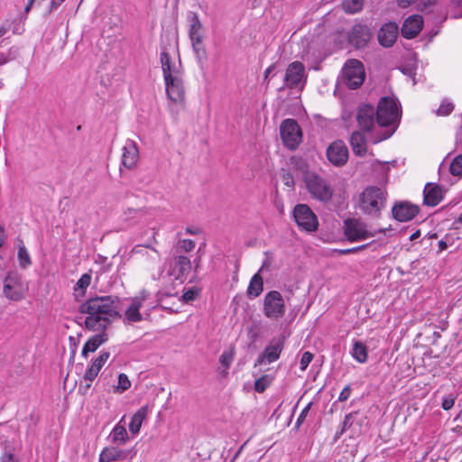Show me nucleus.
Wrapping results in <instances>:
<instances>
[{
  "instance_id": "1",
  "label": "nucleus",
  "mask_w": 462,
  "mask_h": 462,
  "mask_svg": "<svg viewBox=\"0 0 462 462\" xmlns=\"http://www.w3.org/2000/svg\"><path fill=\"white\" fill-rule=\"evenodd\" d=\"M79 311L86 315V328L97 332H104L114 319L120 317L119 301L112 296L90 298L80 305Z\"/></svg>"
},
{
  "instance_id": "2",
  "label": "nucleus",
  "mask_w": 462,
  "mask_h": 462,
  "mask_svg": "<svg viewBox=\"0 0 462 462\" xmlns=\"http://www.w3.org/2000/svg\"><path fill=\"white\" fill-rule=\"evenodd\" d=\"M161 64L168 98L174 104L183 105L185 102L184 71L179 64L171 61L168 52L161 53Z\"/></svg>"
},
{
  "instance_id": "3",
  "label": "nucleus",
  "mask_w": 462,
  "mask_h": 462,
  "mask_svg": "<svg viewBox=\"0 0 462 462\" xmlns=\"http://www.w3.org/2000/svg\"><path fill=\"white\" fill-rule=\"evenodd\" d=\"M387 193L376 186H368L354 198L355 207L364 215L379 217L386 206Z\"/></svg>"
},
{
  "instance_id": "4",
  "label": "nucleus",
  "mask_w": 462,
  "mask_h": 462,
  "mask_svg": "<svg viewBox=\"0 0 462 462\" xmlns=\"http://www.w3.org/2000/svg\"><path fill=\"white\" fill-rule=\"evenodd\" d=\"M303 181L310 197L320 202L327 203L333 198L334 189L329 181L316 171H307Z\"/></svg>"
},
{
  "instance_id": "5",
  "label": "nucleus",
  "mask_w": 462,
  "mask_h": 462,
  "mask_svg": "<svg viewBox=\"0 0 462 462\" xmlns=\"http://www.w3.org/2000/svg\"><path fill=\"white\" fill-rule=\"evenodd\" d=\"M365 77V68L361 61L349 60L342 69L340 80L351 89L358 88Z\"/></svg>"
},
{
  "instance_id": "6",
  "label": "nucleus",
  "mask_w": 462,
  "mask_h": 462,
  "mask_svg": "<svg viewBox=\"0 0 462 462\" xmlns=\"http://www.w3.org/2000/svg\"><path fill=\"white\" fill-rule=\"evenodd\" d=\"M308 74L305 69V66L300 61H293L288 65L285 69L283 78V86L280 88V90L284 88H302L307 81Z\"/></svg>"
},
{
  "instance_id": "7",
  "label": "nucleus",
  "mask_w": 462,
  "mask_h": 462,
  "mask_svg": "<svg viewBox=\"0 0 462 462\" xmlns=\"http://www.w3.org/2000/svg\"><path fill=\"white\" fill-rule=\"evenodd\" d=\"M189 37L192 49L199 59L206 57V50L202 45L204 30L202 23L196 13L189 12L188 14Z\"/></svg>"
},
{
  "instance_id": "8",
  "label": "nucleus",
  "mask_w": 462,
  "mask_h": 462,
  "mask_svg": "<svg viewBox=\"0 0 462 462\" xmlns=\"http://www.w3.org/2000/svg\"><path fill=\"white\" fill-rule=\"evenodd\" d=\"M399 119V109L394 98L382 97L377 106L376 120L380 126H390Z\"/></svg>"
},
{
  "instance_id": "9",
  "label": "nucleus",
  "mask_w": 462,
  "mask_h": 462,
  "mask_svg": "<svg viewBox=\"0 0 462 462\" xmlns=\"http://www.w3.org/2000/svg\"><path fill=\"white\" fill-rule=\"evenodd\" d=\"M263 311L272 320H278L284 316L286 307L283 297L278 291H271L265 294Z\"/></svg>"
},
{
  "instance_id": "10",
  "label": "nucleus",
  "mask_w": 462,
  "mask_h": 462,
  "mask_svg": "<svg viewBox=\"0 0 462 462\" xmlns=\"http://www.w3.org/2000/svg\"><path fill=\"white\" fill-rule=\"evenodd\" d=\"M280 132L284 145L290 150L296 149L302 141L300 127L294 119L284 120L281 125Z\"/></svg>"
},
{
  "instance_id": "11",
  "label": "nucleus",
  "mask_w": 462,
  "mask_h": 462,
  "mask_svg": "<svg viewBox=\"0 0 462 462\" xmlns=\"http://www.w3.org/2000/svg\"><path fill=\"white\" fill-rule=\"evenodd\" d=\"M293 217L300 228L307 232L318 229L319 221L317 216L306 204H298L293 209Z\"/></svg>"
},
{
  "instance_id": "12",
  "label": "nucleus",
  "mask_w": 462,
  "mask_h": 462,
  "mask_svg": "<svg viewBox=\"0 0 462 462\" xmlns=\"http://www.w3.org/2000/svg\"><path fill=\"white\" fill-rule=\"evenodd\" d=\"M344 231L346 236L351 242L365 240L374 236V234L367 229L366 224L356 218L344 221Z\"/></svg>"
},
{
  "instance_id": "13",
  "label": "nucleus",
  "mask_w": 462,
  "mask_h": 462,
  "mask_svg": "<svg viewBox=\"0 0 462 462\" xmlns=\"http://www.w3.org/2000/svg\"><path fill=\"white\" fill-rule=\"evenodd\" d=\"M283 337H273L270 341L269 345L257 357L254 366L261 365L263 364H272L274 361L278 360L283 349Z\"/></svg>"
},
{
  "instance_id": "14",
  "label": "nucleus",
  "mask_w": 462,
  "mask_h": 462,
  "mask_svg": "<svg viewBox=\"0 0 462 462\" xmlns=\"http://www.w3.org/2000/svg\"><path fill=\"white\" fill-rule=\"evenodd\" d=\"M328 160L335 166H343L348 159V149L342 141H335L327 149Z\"/></svg>"
},
{
  "instance_id": "15",
  "label": "nucleus",
  "mask_w": 462,
  "mask_h": 462,
  "mask_svg": "<svg viewBox=\"0 0 462 462\" xmlns=\"http://www.w3.org/2000/svg\"><path fill=\"white\" fill-rule=\"evenodd\" d=\"M110 356V353L107 351L102 352L92 363V365L87 369L84 374V380L88 382L86 386H79V391L85 394L90 388V383L97 376L99 371L103 365L106 363Z\"/></svg>"
},
{
  "instance_id": "16",
  "label": "nucleus",
  "mask_w": 462,
  "mask_h": 462,
  "mask_svg": "<svg viewBox=\"0 0 462 462\" xmlns=\"http://www.w3.org/2000/svg\"><path fill=\"white\" fill-rule=\"evenodd\" d=\"M150 296V293L143 290L138 295L132 298L131 305L127 308L125 312L126 319L130 322H138L142 320V315L140 313V308L142 307L144 300Z\"/></svg>"
},
{
  "instance_id": "17",
  "label": "nucleus",
  "mask_w": 462,
  "mask_h": 462,
  "mask_svg": "<svg viewBox=\"0 0 462 462\" xmlns=\"http://www.w3.org/2000/svg\"><path fill=\"white\" fill-rule=\"evenodd\" d=\"M122 165L126 169H134L139 160V150L137 144L133 140H126L123 146Z\"/></svg>"
},
{
  "instance_id": "18",
  "label": "nucleus",
  "mask_w": 462,
  "mask_h": 462,
  "mask_svg": "<svg viewBox=\"0 0 462 462\" xmlns=\"http://www.w3.org/2000/svg\"><path fill=\"white\" fill-rule=\"evenodd\" d=\"M365 424L366 417L363 413L359 411L348 413L345 416L340 434L347 429H350L353 434H359Z\"/></svg>"
},
{
  "instance_id": "19",
  "label": "nucleus",
  "mask_w": 462,
  "mask_h": 462,
  "mask_svg": "<svg viewBox=\"0 0 462 462\" xmlns=\"http://www.w3.org/2000/svg\"><path fill=\"white\" fill-rule=\"evenodd\" d=\"M3 291L5 297L11 300H20L23 297L22 285L14 274H8L6 276Z\"/></svg>"
},
{
  "instance_id": "20",
  "label": "nucleus",
  "mask_w": 462,
  "mask_h": 462,
  "mask_svg": "<svg viewBox=\"0 0 462 462\" xmlns=\"http://www.w3.org/2000/svg\"><path fill=\"white\" fill-rule=\"evenodd\" d=\"M393 217L400 222L411 220L418 213L419 208L408 202H400L393 209Z\"/></svg>"
},
{
  "instance_id": "21",
  "label": "nucleus",
  "mask_w": 462,
  "mask_h": 462,
  "mask_svg": "<svg viewBox=\"0 0 462 462\" xmlns=\"http://www.w3.org/2000/svg\"><path fill=\"white\" fill-rule=\"evenodd\" d=\"M398 32L399 27L395 23L383 24L377 34L379 43L383 47H391L395 42Z\"/></svg>"
},
{
  "instance_id": "22",
  "label": "nucleus",
  "mask_w": 462,
  "mask_h": 462,
  "mask_svg": "<svg viewBox=\"0 0 462 462\" xmlns=\"http://www.w3.org/2000/svg\"><path fill=\"white\" fill-rule=\"evenodd\" d=\"M423 26L422 16L413 14L406 18L402 27V33L407 39H412L418 35Z\"/></svg>"
},
{
  "instance_id": "23",
  "label": "nucleus",
  "mask_w": 462,
  "mask_h": 462,
  "mask_svg": "<svg viewBox=\"0 0 462 462\" xmlns=\"http://www.w3.org/2000/svg\"><path fill=\"white\" fill-rule=\"evenodd\" d=\"M370 38L371 33L366 26L356 24L351 30L348 40L355 47L362 48L369 42Z\"/></svg>"
},
{
  "instance_id": "24",
  "label": "nucleus",
  "mask_w": 462,
  "mask_h": 462,
  "mask_svg": "<svg viewBox=\"0 0 462 462\" xmlns=\"http://www.w3.org/2000/svg\"><path fill=\"white\" fill-rule=\"evenodd\" d=\"M359 126L365 131H370L374 123V110L372 106L364 105L357 112L356 116Z\"/></svg>"
},
{
  "instance_id": "25",
  "label": "nucleus",
  "mask_w": 462,
  "mask_h": 462,
  "mask_svg": "<svg viewBox=\"0 0 462 462\" xmlns=\"http://www.w3.org/2000/svg\"><path fill=\"white\" fill-rule=\"evenodd\" d=\"M424 204L427 206H437L443 199L441 188L433 183H428L424 188Z\"/></svg>"
},
{
  "instance_id": "26",
  "label": "nucleus",
  "mask_w": 462,
  "mask_h": 462,
  "mask_svg": "<svg viewBox=\"0 0 462 462\" xmlns=\"http://www.w3.org/2000/svg\"><path fill=\"white\" fill-rule=\"evenodd\" d=\"M350 145L353 152L358 156H365L366 153V142L364 134L358 131L352 134Z\"/></svg>"
},
{
  "instance_id": "27",
  "label": "nucleus",
  "mask_w": 462,
  "mask_h": 462,
  "mask_svg": "<svg viewBox=\"0 0 462 462\" xmlns=\"http://www.w3.org/2000/svg\"><path fill=\"white\" fill-rule=\"evenodd\" d=\"M148 414V406L141 407L132 417L129 423V430L132 434L135 435L140 431L143 421L146 419Z\"/></svg>"
},
{
  "instance_id": "28",
  "label": "nucleus",
  "mask_w": 462,
  "mask_h": 462,
  "mask_svg": "<svg viewBox=\"0 0 462 462\" xmlns=\"http://www.w3.org/2000/svg\"><path fill=\"white\" fill-rule=\"evenodd\" d=\"M125 451L116 447H106L99 454V462H111L125 458Z\"/></svg>"
},
{
  "instance_id": "29",
  "label": "nucleus",
  "mask_w": 462,
  "mask_h": 462,
  "mask_svg": "<svg viewBox=\"0 0 462 462\" xmlns=\"http://www.w3.org/2000/svg\"><path fill=\"white\" fill-rule=\"evenodd\" d=\"M124 420H125V416L114 427V429L112 430V431L110 433L111 440L115 444H125L129 439L125 426L122 424Z\"/></svg>"
},
{
  "instance_id": "30",
  "label": "nucleus",
  "mask_w": 462,
  "mask_h": 462,
  "mask_svg": "<svg viewBox=\"0 0 462 462\" xmlns=\"http://www.w3.org/2000/svg\"><path fill=\"white\" fill-rule=\"evenodd\" d=\"M107 340L105 333L95 335L89 338L83 346L82 356L87 357L88 353L96 351L98 346Z\"/></svg>"
},
{
  "instance_id": "31",
  "label": "nucleus",
  "mask_w": 462,
  "mask_h": 462,
  "mask_svg": "<svg viewBox=\"0 0 462 462\" xmlns=\"http://www.w3.org/2000/svg\"><path fill=\"white\" fill-rule=\"evenodd\" d=\"M263 290V281L259 273H256L251 279L247 288V294L250 297H258Z\"/></svg>"
},
{
  "instance_id": "32",
  "label": "nucleus",
  "mask_w": 462,
  "mask_h": 462,
  "mask_svg": "<svg viewBox=\"0 0 462 462\" xmlns=\"http://www.w3.org/2000/svg\"><path fill=\"white\" fill-rule=\"evenodd\" d=\"M351 356L358 363H365L368 356L366 346L361 341H355L351 350Z\"/></svg>"
},
{
  "instance_id": "33",
  "label": "nucleus",
  "mask_w": 462,
  "mask_h": 462,
  "mask_svg": "<svg viewBox=\"0 0 462 462\" xmlns=\"http://www.w3.org/2000/svg\"><path fill=\"white\" fill-rule=\"evenodd\" d=\"M175 269L178 271L177 279L183 278L191 269L190 260L183 255L177 256L175 258Z\"/></svg>"
},
{
  "instance_id": "34",
  "label": "nucleus",
  "mask_w": 462,
  "mask_h": 462,
  "mask_svg": "<svg viewBox=\"0 0 462 462\" xmlns=\"http://www.w3.org/2000/svg\"><path fill=\"white\" fill-rule=\"evenodd\" d=\"M342 8L345 12L354 14L359 12L364 5L363 0H342Z\"/></svg>"
},
{
  "instance_id": "35",
  "label": "nucleus",
  "mask_w": 462,
  "mask_h": 462,
  "mask_svg": "<svg viewBox=\"0 0 462 462\" xmlns=\"http://www.w3.org/2000/svg\"><path fill=\"white\" fill-rule=\"evenodd\" d=\"M91 275L89 273H84L77 282L74 286L75 291H81V295L85 293L87 288L90 285Z\"/></svg>"
},
{
  "instance_id": "36",
  "label": "nucleus",
  "mask_w": 462,
  "mask_h": 462,
  "mask_svg": "<svg viewBox=\"0 0 462 462\" xmlns=\"http://www.w3.org/2000/svg\"><path fill=\"white\" fill-rule=\"evenodd\" d=\"M18 260L20 266L23 269L32 263L29 253L24 245H21L18 249Z\"/></svg>"
},
{
  "instance_id": "37",
  "label": "nucleus",
  "mask_w": 462,
  "mask_h": 462,
  "mask_svg": "<svg viewBox=\"0 0 462 462\" xmlns=\"http://www.w3.org/2000/svg\"><path fill=\"white\" fill-rule=\"evenodd\" d=\"M449 171L454 176H462V154L453 159Z\"/></svg>"
},
{
  "instance_id": "38",
  "label": "nucleus",
  "mask_w": 462,
  "mask_h": 462,
  "mask_svg": "<svg viewBox=\"0 0 462 462\" xmlns=\"http://www.w3.org/2000/svg\"><path fill=\"white\" fill-rule=\"evenodd\" d=\"M271 377L267 374L261 376L254 383V390L257 393H263L271 383Z\"/></svg>"
},
{
  "instance_id": "39",
  "label": "nucleus",
  "mask_w": 462,
  "mask_h": 462,
  "mask_svg": "<svg viewBox=\"0 0 462 462\" xmlns=\"http://www.w3.org/2000/svg\"><path fill=\"white\" fill-rule=\"evenodd\" d=\"M234 357H235V351L233 348H231V349L226 350L222 353V355L220 356L219 361H220L221 365L226 369H228L232 361L234 360Z\"/></svg>"
},
{
  "instance_id": "40",
  "label": "nucleus",
  "mask_w": 462,
  "mask_h": 462,
  "mask_svg": "<svg viewBox=\"0 0 462 462\" xmlns=\"http://www.w3.org/2000/svg\"><path fill=\"white\" fill-rule=\"evenodd\" d=\"M454 109V106L448 100H443L440 104L439 107L437 110V115L440 116H445L449 115Z\"/></svg>"
},
{
  "instance_id": "41",
  "label": "nucleus",
  "mask_w": 462,
  "mask_h": 462,
  "mask_svg": "<svg viewBox=\"0 0 462 462\" xmlns=\"http://www.w3.org/2000/svg\"><path fill=\"white\" fill-rule=\"evenodd\" d=\"M199 294V290L198 288H190L184 291L181 296L182 301L189 303L195 300Z\"/></svg>"
},
{
  "instance_id": "42",
  "label": "nucleus",
  "mask_w": 462,
  "mask_h": 462,
  "mask_svg": "<svg viewBox=\"0 0 462 462\" xmlns=\"http://www.w3.org/2000/svg\"><path fill=\"white\" fill-rule=\"evenodd\" d=\"M291 162L296 170L303 173V176L305 175V172L310 171L308 170V164L303 159L300 157H292Z\"/></svg>"
},
{
  "instance_id": "43",
  "label": "nucleus",
  "mask_w": 462,
  "mask_h": 462,
  "mask_svg": "<svg viewBox=\"0 0 462 462\" xmlns=\"http://www.w3.org/2000/svg\"><path fill=\"white\" fill-rule=\"evenodd\" d=\"M178 248L182 252H190L195 248V242L190 239L180 240L178 243Z\"/></svg>"
},
{
  "instance_id": "44",
  "label": "nucleus",
  "mask_w": 462,
  "mask_h": 462,
  "mask_svg": "<svg viewBox=\"0 0 462 462\" xmlns=\"http://www.w3.org/2000/svg\"><path fill=\"white\" fill-rule=\"evenodd\" d=\"M131 386V382L128 379L125 374H120L118 375V385L117 388L120 389L121 392H125L128 390Z\"/></svg>"
},
{
  "instance_id": "45",
  "label": "nucleus",
  "mask_w": 462,
  "mask_h": 462,
  "mask_svg": "<svg viewBox=\"0 0 462 462\" xmlns=\"http://www.w3.org/2000/svg\"><path fill=\"white\" fill-rule=\"evenodd\" d=\"M456 398L452 394H448L443 397L441 407L445 411L450 410L455 403Z\"/></svg>"
},
{
  "instance_id": "46",
  "label": "nucleus",
  "mask_w": 462,
  "mask_h": 462,
  "mask_svg": "<svg viewBox=\"0 0 462 462\" xmlns=\"http://www.w3.org/2000/svg\"><path fill=\"white\" fill-rule=\"evenodd\" d=\"M282 180L285 186L289 188L294 187V179L292 174L290 171H283L282 174Z\"/></svg>"
},
{
  "instance_id": "47",
  "label": "nucleus",
  "mask_w": 462,
  "mask_h": 462,
  "mask_svg": "<svg viewBox=\"0 0 462 462\" xmlns=\"http://www.w3.org/2000/svg\"><path fill=\"white\" fill-rule=\"evenodd\" d=\"M312 359L313 355L310 352H304L300 359V370H306Z\"/></svg>"
},
{
  "instance_id": "48",
  "label": "nucleus",
  "mask_w": 462,
  "mask_h": 462,
  "mask_svg": "<svg viewBox=\"0 0 462 462\" xmlns=\"http://www.w3.org/2000/svg\"><path fill=\"white\" fill-rule=\"evenodd\" d=\"M312 405V402H309L307 406L301 411L297 421H296V428H299L301 423L305 420L306 417L308 416V413L310 410V407Z\"/></svg>"
},
{
  "instance_id": "49",
  "label": "nucleus",
  "mask_w": 462,
  "mask_h": 462,
  "mask_svg": "<svg viewBox=\"0 0 462 462\" xmlns=\"http://www.w3.org/2000/svg\"><path fill=\"white\" fill-rule=\"evenodd\" d=\"M350 393H351V389H350V386L349 385H346L340 393L339 394V397H338V401L339 402H345L346 401L349 396H350Z\"/></svg>"
},
{
  "instance_id": "50",
  "label": "nucleus",
  "mask_w": 462,
  "mask_h": 462,
  "mask_svg": "<svg viewBox=\"0 0 462 462\" xmlns=\"http://www.w3.org/2000/svg\"><path fill=\"white\" fill-rule=\"evenodd\" d=\"M0 462H17V459L14 457V456L12 453H5L1 457Z\"/></svg>"
},
{
  "instance_id": "51",
  "label": "nucleus",
  "mask_w": 462,
  "mask_h": 462,
  "mask_svg": "<svg viewBox=\"0 0 462 462\" xmlns=\"http://www.w3.org/2000/svg\"><path fill=\"white\" fill-rule=\"evenodd\" d=\"M417 0H397L398 5L402 8H406L415 3Z\"/></svg>"
},
{
  "instance_id": "52",
  "label": "nucleus",
  "mask_w": 462,
  "mask_h": 462,
  "mask_svg": "<svg viewBox=\"0 0 462 462\" xmlns=\"http://www.w3.org/2000/svg\"><path fill=\"white\" fill-rule=\"evenodd\" d=\"M366 247V245H361V246H357V247H354V248H350V249H346V250H342L341 251V254H350V253H355V252H357V251H360L364 248Z\"/></svg>"
},
{
  "instance_id": "53",
  "label": "nucleus",
  "mask_w": 462,
  "mask_h": 462,
  "mask_svg": "<svg viewBox=\"0 0 462 462\" xmlns=\"http://www.w3.org/2000/svg\"><path fill=\"white\" fill-rule=\"evenodd\" d=\"M275 68V64H272L271 66H269L265 71H264V80H266L270 75V73Z\"/></svg>"
},
{
  "instance_id": "54",
  "label": "nucleus",
  "mask_w": 462,
  "mask_h": 462,
  "mask_svg": "<svg viewBox=\"0 0 462 462\" xmlns=\"http://www.w3.org/2000/svg\"><path fill=\"white\" fill-rule=\"evenodd\" d=\"M269 267H270V262L268 260H265L263 263V264H262L260 270L258 271V273H260L261 272H263L264 270L269 269Z\"/></svg>"
},
{
  "instance_id": "55",
  "label": "nucleus",
  "mask_w": 462,
  "mask_h": 462,
  "mask_svg": "<svg viewBox=\"0 0 462 462\" xmlns=\"http://www.w3.org/2000/svg\"><path fill=\"white\" fill-rule=\"evenodd\" d=\"M9 59L5 56V53H0V65L5 64Z\"/></svg>"
},
{
  "instance_id": "56",
  "label": "nucleus",
  "mask_w": 462,
  "mask_h": 462,
  "mask_svg": "<svg viewBox=\"0 0 462 462\" xmlns=\"http://www.w3.org/2000/svg\"><path fill=\"white\" fill-rule=\"evenodd\" d=\"M152 255H151V258L153 260H159L160 259V254L157 250L152 249Z\"/></svg>"
},
{
  "instance_id": "57",
  "label": "nucleus",
  "mask_w": 462,
  "mask_h": 462,
  "mask_svg": "<svg viewBox=\"0 0 462 462\" xmlns=\"http://www.w3.org/2000/svg\"><path fill=\"white\" fill-rule=\"evenodd\" d=\"M4 241H5V231H4V229L0 226V247L3 245Z\"/></svg>"
},
{
  "instance_id": "58",
  "label": "nucleus",
  "mask_w": 462,
  "mask_h": 462,
  "mask_svg": "<svg viewBox=\"0 0 462 462\" xmlns=\"http://www.w3.org/2000/svg\"><path fill=\"white\" fill-rule=\"evenodd\" d=\"M33 1L34 0H29L27 5L24 8L25 13H28L30 11V9L32 8V5L33 4Z\"/></svg>"
},
{
  "instance_id": "59",
  "label": "nucleus",
  "mask_w": 462,
  "mask_h": 462,
  "mask_svg": "<svg viewBox=\"0 0 462 462\" xmlns=\"http://www.w3.org/2000/svg\"><path fill=\"white\" fill-rule=\"evenodd\" d=\"M393 130L387 131V133L380 140L387 139L388 137H390L393 134Z\"/></svg>"
},
{
  "instance_id": "60",
  "label": "nucleus",
  "mask_w": 462,
  "mask_h": 462,
  "mask_svg": "<svg viewBox=\"0 0 462 462\" xmlns=\"http://www.w3.org/2000/svg\"><path fill=\"white\" fill-rule=\"evenodd\" d=\"M7 32V29L4 26L0 27V37L4 36Z\"/></svg>"
},
{
  "instance_id": "61",
  "label": "nucleus",
  "mask_w": 462,
  "mask_h": 462,
  "mask_svg": "<svg viewBox=\"0 0 462 462\" xmlns=\"http://www.w3.org/2000/svg\"><path fill=\"white\" fill-rule=\"evenodd\" d=\"M419 236H420V232H419V231H417V232L413 233V234L411 236V240H414V239H416L417 237H419Z\"/></svg>"
},
{
  "instance_id": "62",
  "label": "nucleus",
  "mask_w": 462,
  "mask_h": 462,
  "mask_svg": "<svg viewBox=\"0 0 462 462\" xmlns=\"http://www.w3.org/2000/svg\"><path fill=\"white\" fill-rule=\"evenodd\" d=\"M439 245L441 249H445L447 247V244L443 241H439Z\"/></svg>"
},
{
  "instance_id": "63",
  "label": "nucleus",
  "mask_w": 462,
  "mask_h": 462,
  "mask_svg": "<svg viewBox=\"0 0 462 462\" xmlns=\"http://www.w3.org/2000/svg\"><path fill=\"white\" fill-rule=\"evenodd\" d=\"M186 232L189 233V234H197V231L192 230L191 228H187Z\"/></svg>"
},
{
  "instance_id": "64",
  "label": "nucleus",
  "mask_w": 462,
  "mask_h": 462,
  "mask_svg": "<svg viewBox=\"0 0 462 462\" xmlns=\"http://www.w3.org/2000/svg\"><path fill=\"white\" fill-rule=\"evenodd\" d=\"M459 221L462 222V214L459 217Z\"/></svg>"
}]
</instances>
